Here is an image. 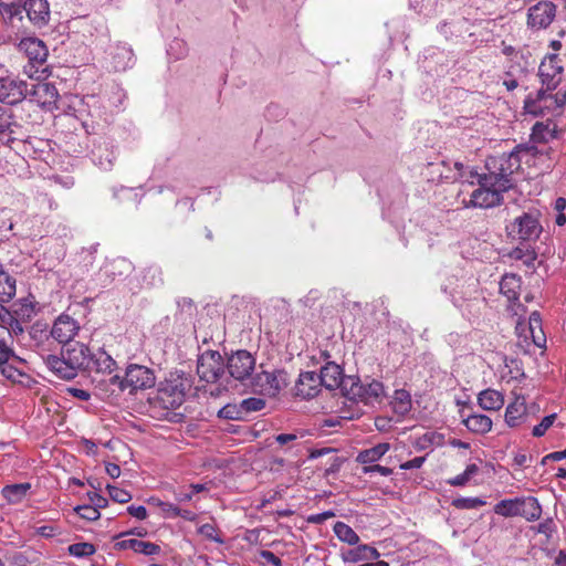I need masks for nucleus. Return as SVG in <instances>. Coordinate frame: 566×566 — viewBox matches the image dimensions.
I'll use <instances>...</instances> for the list:
<instances>
[{
  "mask_svg": "<svg viewBox=\"0 0 566 566\" xmlns=\"http://www.w3.org/2000/svg\"><path fill=\"white\" fill-rule=\"evenodd\" d=\"M391 407L398 416H406L412 407L411 395L405 389H397L394 392Z\"/></svg>",
  "mask_w": 566,
  "mask_h": 566,
  "instance_id": "nucleus-31",
  "label": "nucleus"
},
{
  "mask_svg": "<svg viewBox=\"0 0 566 566\" xmlns=\"http://www.w3.org/2000/svg\"><path fill=\"white\" fill-rule=\"evenodd\" d=\"M526 418V400L524 397H516L505 410V422L509 427L520 426Z\"/></svg>",
  "mask_w": 566,
  "mask_h": 566,
  "instance_id": "nucleus-27",
  "label": "nucleus"
},
{
  "mask_svg": "<svg viewBox=\"0 0 566 566\" xmlns=\"http://www.w3.org/2000/svg\"><path fill=\"white\" fill-rule=\"evenodd\" d=\"M30 489V483L6 485L2 489V496L10 503H19L20 501H22V499L25 497Z\"/></svg>",
  "mask_w": 566,
  "mask_h": 566,
  "instance_id": "nucleus-36",
  "label": "nucleus"
},
{
  "mask_svg": "<svg viewBox=\"0 0 566 566\" xmlns=\"http://www.w3.org/2000/svg\"><path fill=\"white\" fill-rule=\"evenodd\" d=\"M321 385L329 390L340 388L343 392V382L346 377H343L342 368L335 363H327L322 367L318 374Z\"/></svg>",
  "mask_w": 566,
  "mask_h": 566,
  "instance_id": "nucleus-24",
  "label": "nucleus"
},
{
  "mask_svg": "<svg viewBox=\"0 0 566 566\" xmlns=\"http://www.w3.org/2000/svg\"><path fill=\"white\" fill-rule=\"evenodd\" d=\"M25 322H22L19 318H15L13 316H9L8 327L4 325H0V337L3 338V335L7 333L11 338L18 337L24 333L23 324Z\"/></svg>",
  "mask_w": 566,
  "mask_h": 566,
  "instance_id": "nucleus-41",
  "label": "nucleus"
},
{
  "mask_svg": "<svg viewBox=\"0 0 566 566\" xmlns=\"http://www.w3.org/2000/svg\"><path fill=\"white\" fill-rule=\"evenodd\" d=\"M218 416L222 419H228V420L244 419L243 411L241 409V405H235V403H228V405L223 406L219 410Z\"/></svg>",
  "mask_w": 566,
  "mask_h": 566,
  "instance_id": "nucleus-42",
  "label": "nucleus"
},
{
  "mask_svg": "<svg viewBox=\"0 0 566 566\" xmlns=\"http://www.w3.org/2000/svg\"><path fill=\"white\" fill-rule=\"evenodd\" d=\"M547 88L538 90L534 95L530 94L524 101V109L534 116H545L559 112L566 104V91L555 94Z\"/></svg>",
  "mask_w": 566,
  "mask_h": 566,
  "instance_id": "nucleus-4",
  "label": "nucleus"
},
{
  "mask_svg": "<svg viewBox=\"0 0 566 566\" xmlns=\"http://www.w3.org/2000/svg\"><path fill=\"white\" fill-rule=\"evenodd\" d=\"M224 361L219 352L206 350L198 358L197 374L200 380L217 382L224 374Z\"/></svg>",
  "mask_w": 566,
  "mask_h": 566,
  "instance_id": "nucleus-9",
  "label": "nucleus"
},
{
  "mask_svg": "<svg viewBox=\"0 0 566 566\" xmlns=\"http://www.w3.org/2000/svg\"><path fill=\"white\" fill-rule=\"evenodd\" d=\"M521 290V277L515 274H505L500 282V292L507 301H517Z\"/></svg>",
  "mask_w": 566,
  "mask_h": 566,
  "instance_id": "nucleus-30",
  "label": "nucleus"
},
{
  "mask_svg": "<svg viewBox=\"0 0 566 566\" xmlns=\"http://www.w3.org/2000/svg\"><path fill=\"white\" fill-rule=\"evenodd\" d=\"M93 163L103 170H111L116 159V149L113 143L106 138H99L94 143L91 151Z\"/></svg>",
  "mask_w": 566,
  "mask_h": 566,
  "instance_id": "nucleus-18",
  "label": "nucleus"
},
{
  "mask_svg": "<svg viewBox=\"0 0 566 566\" xmlns=\"http://www.w3.org/2000/svg\"><path fill=\"white\" fill-rule=\"evenodd\" d=\"M87 496L90 500V504L93 507H96L97 511H99V509L106 507L108 504L107 499L96 492H90V493H87Z\"/></svg>",
  "mask_w": 566,
  "mask_h": 566,
  "instance_id": "nucleus-54",
  "label": "nucleus"
},
{
  "mask_svg": "<svg viewBox=\"0 0 566 566\" xmlns=\"http://www.w3.org/2000/svg\"><path fill=\"white\" fill-rule=\"evenodd\" d=\"M159 389H167V394L170 396H177V394H185V388L182 384H176L172 381H167L166 384H163Z\"/></svg>",
  "mask_w": 566,
  "mask_h": 566,
  "instance_id": "nucleus-57",
  "label": "nucleus"
},
{
  "mask_svg": "<svg viewBox=\"0 0 566 566\" xmlns=\"http://www.w3.org/2000/svg\"><path fill=\"white\" fill-rule=\"evenodd\" d=\"M390 449L389 443H379L373 448L360 451L356 461L361 464H371L381 459Z\"/></svg>",
  "mask_w": 566,
  "mask_h": 566,
  "instance_id": "nucleus-33",
  "label": "nucleus"
},
{
  "mask_svg": "<svg viewBox=\"0 0 566 566\" xmlns=\"http://www.w3.org/2000/svg\"><path fill=\"white\" fill-rule=\"evenodd\" d=\"M537 211L523 212L506 226V232L513 240L535 241L541 232L542 226Z\"/></svg>",
  "mask_w": 566,
  "mask_h": 566,
  "instance_id": "nucleus-6",
  "label": "nucleus"
},
{
  "mask_svg": "<svg viewBox=\"0 0 566 566\" xmlns=\"http://www.w3.org/2000/svg\"><path fill=\"white\" fill-rule=\"evenodd\" d=\"M261 558L273 566H282V560L271 551L263 549L260 552Z\"/></svg>",
  "mask_w": 566,
  "mask_h": 566,
  "instance_id": "nucleus-59",
  "label": "nucleus"
},
{
  "mask_svg": "<svg viewBox=\"0 0 566 566\" xmlns=\"http://www.w3.org/2000/svg\"><path fill=\"white\" fill-rule=\"evenodd\" d=\"M90 364L85 371L94 373L93 377H104L116 370L117 364L105 350L92 353Z\"/></svg>",
  "mask_w": 566,
  "mask_h": 566,
  "instance_id": "nucleus-22",
  "label": "nucleus"
},
{
  "mask_svg": "<svg viewBox=\"0 0 566 566\" xmlns=\"http://www.w3.org/2000/svg\"><path fill=\"white\" fill-rule=\"evenodd\" d=\"M469 481H470V479L465 475L464 472H462L461 474H458L453 479L449 480V484L452 486H463Z\"/></svg>",
  "mask_w": 566,
  "mask_h": 566,
  "instance_id": "nucleus-63",
  "label": "nucleus"
},
{
  "mask_svg": "<svg viewBox=\"0 0 566 566\" xmlns=\"http://www.w3.org/2000/svg\"><path fill=\"white\" fill-rule=\"evenodd\" d=\"M22 8L34 25L43 27L48 24L50 20V4L48 0H24Z\"/></svg>",
  "mask_w": 566,
  "mask_h": 566,
  "instance_id": "nucleus-23",
  "label": "nucleus"
},
{
  "mask_svg": "<svg viewBox=\"0 0 566 566\" xmlns=\"http://www.w3.org/2000/svg\"><path fill=\"white\" fill-rule=\"evenodd\" d=\"M240 405L245 418L250 412L262 410L265 407V401L261 398L250 397L243 399Z\"/></svg>",
  "mask_w": 566,
  "mask_h": 566,
  "instance_id": "nucleus-46",
  "label": "nucleus"
},
{
  "mask_svg": "<svg viewBox=\"0 0 566 566\" xmlns=\"http://www.w3.org/2000/svg\"><path fill=\"white\" fill-rule=\"evenodd\" d=\"M198 533L203 537L213 541L219 544H223V538L221 537L220 531L212 524H203L198 528Z\"/></svg>",
  "mask_w": 566,
  "mask_h": 566,
  "instance_id": "nucleus-49",
  "label": "nucleus"
},
{
  "mask_svg": "<svg viewBox=\"0 0 566 566\" xmlns=\"http://www.w3.org/2000/svg\"><path fill=\"white\" fill-rule=\"evenodd\" d=\"M452 505L460 510H473L485 505V501L480 497H458L452 501Z\"/></svg>",
  "mask_w": 566,
  "mask_h": 566,
  "instance_id": "nucleus-45",
  "label": "nucleus"
},
{
  "mask_svg": "<svg viewBox=\"0 0 566 566\" xmlns=\"http://www.w3.org/2000/svg\"><path fill=\"white\" fill-rule=\"evenodd\" d=\"M557 415L552 413L542 419V421L533 428L532 434L534 437H543L546 431L554 424Z\"/></svg>",
  "mask_w": 566,
  "mask_h": 566,
  "instance_id": "nucleus-51",
  "label": "nucleus"
},
{
  "mask_svg": "<svg viewBox=\"0 0 566 566\" xmlns=\"http://www.w3.org/2000/svg\"><path fill=\"white\" fill-rule=\"evenodd\" d=\"M385 394L384 385L378 380L363 382L358 377L346 376L343 382V395L353 401L370 405L378 401Z\"/></svg>",
  "mask_w": 566,
  "mask_h": 566,
  "instance_id": "nucleus-5",
  "label": "nucleus"
},
{
  "mask_svg": "<svg viewBox=\"0 0 566 566\" xmlns=\"http://www.w3.org/2000/svg\"><path fill=\"white\" fill-rule=\"evenodd\" d=\"M92 382L103 399L109 398L111 396H118L127 390L125 377L114 373L105 375L104 377H92Z\"/></svg>",
  "mask_w": 566,
  "mask_h": 566,
  "instance_id": "nucleus-17",
  "label": "nucleus"
},
{
  "mask_svg": "<svg viewBox=\"0 0 566 566\" xmlns=\"http://www.w3.org/2000/svg\"><path fill=\"white\" fill-rule=\"evenodd\" d=\"M111 63L115 71H125L134 64V52L126 43H117L111 51Z\"/></svg>",
  "mask_w": 566,
  "mask_h": 566,
  "instance_id": "nucleus-25",
  "label": "nucleus"
},
{
  "mask_svg": "<svg viewBox=\"0 0 566 566\" xmlns=\"http://www.w3.org/2000/svg\"><path fill=\"white\" fill-rule=\"evenodd\" d=\"M13 356V349L7 344L4 338L0 337V365H3Z\"/></svg>",
  "mask_w": 566,
  "mask_h": 566,
  "instance_id": "nucleus-55",
  "label": "nucleus"
},
{
  "mask_svg": "<svg viewBox=\"0 0 566 566\" xmlns=\"http://www.w3.org/2000/svg\"><path fill=\"white\" fill-rule=\"evenodd\" d=\"M171 510L176 516H181L187 521H193L196 518V514L192 511L181 510L177 506H172Z\"/></svg>",
  "mask_w": 566,
  "mask_h": 566,
  "instance_id": "nucleus-61",
  "label": "nucleus"
},
{
  "mask_svg": "<svg viewBox=\"0 0 566 566\" xmlns=\"http://www.w3.org/2000/svg\"><path fill=\"white\" fill-rule=\"evenodd\" d=\"M75 512L86 521H96L99 518L101 513L93 507L91 504L78 505L75 507Z\"/></svg>",
  "mask_w": 566,
  "mask_h": 566,
  "instance_id": "nucleus-52",
  "label": "nucleus"
},
{
  "mask_svg": "<svg viewBox=\"0 0 566 566\" xmlns=\"http://www.w3.org/2000/svg\"><path fill=\"white\" fill-rule=\"evenodd\" d=\"M15 295V279L0 271V302H9Z\"/></svg>",
  "mask_w": 566,
  "mask_h": 566,
  "instance_id": "nucleus-38",
  "label": "nucleus"
},
{
  "mask_svg": "<svg viewBox=\"0 0 566 566\" xmlns=\"http://www.w3.org/2000/svg\"><path fill=\"white\" fill-rule=\"evenodd\" d=\"M226 367L233 379L244 381L255 368V358L248 350H237L228 357Z\"/></svg>",
  "mask_w": 566,
  "mask_h": 566,
  "instance_id": "nucleus-13",
  "label": "nucleus"
},
{
  "mask_svg": "<svg viewBox=\"0 0 566 566\" xmlns=\"http://www.w3.org/2000/svg\"><path fill=\"white\" fill-rule=\"evenodd\" d=\"M530 332L533 339V343L537 347H544L546 343V337L542 328V318L538 312H533L528 318Z\"/></svg>",
  "mask_w": 566,
  "mask_h": 566,
  "instance_id": "nucleus-35",
  "label": "nucleus"
},
{
  "mask_svg": "<svg viewBox=\"0 0 566 566\" xmlns=\"http://www.w3.org/2000/svg\"><path fill=\"white\" fill-rule=\"evenodd\" d=\"M0 373L2 376H4L7 379H10L12 381H18L19 378L22 376V373L19 371L15 367L10 365L8 361L3 365H0Z\"/></svg>",
  "mask_w": 566,
  "mask_h": 566,
  "instance_id": "nucleus-53",
  "label": "nucleus"
},
{
  "mask_svg": "<svg viewBox=\"0 0 566 566\" xmlns=\"http://www.w3.org/2000/svg\"><path fill=\"white\" fill-rule=\"evenodd\" d=\"M556 7L553 2L541 1L528 10V24L533 28H546L555 18Z\"/></svg>",
  "mask_w": 566,
  "mask_h": 566,
  "instance_id": "nucleus-20",
  "label": "nucleus"
},
{
  "mask_svg": "<svg viewBox=\"0 0 566 566\" xmlns=\"http://www.w3.org/2000/svg\"><path fill=\"white\" fill-rule=\"evenodd\" d=\"M426 458L424 457H416L409 461H406L400 464L401 470H411V469H419L424 463Z\"/></svg>",
  "mask_w": 566,
  "mask_h": 566,
  "instance_id": "nucleus-58",
  "label": "nucleus"
},
{
  "mask_svg": "<svg viewBox=\"0 0 566 566\" xmlns=\"http://www.w3.org/2000/svg\"><path fill=\"white\" fill-rule=\"evenodd\" d=\"M528 151L527 147L518 145L510 153L488 157L485 161L486 172L481 174L483 185H496L501 190L511 189L513 187L512 176L521 167V155Z\"/></svg>",
  "mask_w": 566,
  "mask_h": 566,
  "instance_id": "nucleus-2",
  "label": "nucleus"
},
{
  "mask_svg": "<svg viewBox=\"0 0 566 566\" xmlns=\"http://www.w3.org/2000/svg\"><path fill=\"white\" fill-rule=\"evenodd\" d=\"M19 127L12 111L0 106V146L12 148L18 140L15 134Z\"/></svg>",
  "mask_w": 566,
  "mask_h": 566,
  "instance_id": "nucleus-19",
  "label": "nucleus"
},
{
  "mask_svg": "<svg viewBox=\"0 0 566 566\" xmlns=\"http://www.w3.org/2000/svg\"><path fill=\"white\" fill-rule=\"evenodd\" d=\"M35 314V305L32 301L28 298H22L12 304L11 312L8 313L9 316H13L15 318L21 319L22 322H30L31 318Z\"/></svg>",
  "mask_w": 566,
  "mask_h": 566,
  "instance_id": "nucleus-32",
  "label": "nucleus"
},
{
  "mask_svg": "<svg viewBox=\"0 0 566 566\" xmlns=\"http://www.w3.org/2000/svg\"><path fill=\"white\" fill-rule=\"evenodd\" d=\"M470 178H476L480 188L472 192L467 207L492 208L501 205L503 200L502 193L506 190L499 189L496 185H483V176L476 171L470 170Z\"/></svg>",
  "mask_w": 566,
  "mask_h": 566,
  "instance_id": "nucleus-8",
  "label": "nucleus"
},
{
  "mask_svg": "<svg viewBox=\"0 0 566 566\" xmlns=\"http://www.w3.org/2000/svg\"><path fill=\"white\" fill-rule=\"evenodd\" d=\"M105 470H106V473L112 478V479H117L119 475H120V468L118 464L116 463H107L105 465Z\"/></svg>",
  "mask_w": 566,
  "mask_h": 566,
  "instance_id": "nucleus-64",
  "label": "nucleus"
},
{
  "mask_svg": "<svg viewBox=\"0 0 566 566\" xmlns=\"http://www.w3.org/2000/svg\"><path fill=\"white\" fill-rule=\"evenodd\" d=\"M127 512L129 515L138 518V520H145L147 517V510L143 505H130L127 507Z\"/></svg>",
  "mask_w": 566,
  "mask_h": 566,
  "instance_id": "nucleus-60",
  "label": "nucleus"
},
{
  "mask_svg": "<svg viewBox=\"0 0 566 566\" xmlns=\"http://www.w3.org/2000/svg\"><path fill=\"white\" fill-rule=\"evenodd\" d=\"M107 491H108L109 497L117 503L124 504L132 500V494L128 491H126L124 489H119L115 485L108 484Z\"/></svg>",
  "mask_w": 566,
  "mask_h": 566,
  "instance_id": "nucleus-50",
  "label": "nucleus"
},
{
  "mask_svg": "<svg viewBox=\"0 0 566 566\" xmlns=\"http://www.w3.org/2000/svg\"><path fill=\"white\" fill-rule=\"evenodd\" d=\"M69 552L75 557H86L95 553V547L91 543H75L70 545Z\"/></svg>",
  "mask_w": 566,
  "mask_h": 566,
  "instance_id": "nucleus-48",
  "label": "nucleus"
},
{
  "mask_svg": "<svg viewBox=\"0 0 566 566\" xmlns=\"http://www.w3.org/2000/svg\"><path fill=\"white\" fill-rule=\"evenodd\" d=\"M29 84L8 73L0 77V103L17 105L29 96Z\"/></svg>",
  "mask_w": 566,
  "mask_h": 566,
  "instance_id": "nucleus-11",
  "label": "nucleus"
},
{
  "mask_svg": "<svg viewBox=\"0 0 566 566\" xmlns=\"http://www.w3.org/2000/svg\"><path fill=\"white\" fill-rule=\"evenodd\" d=\"M533 137L538 142H547L557 137V126L553 122L536 123L533 127Z\"/></svg>",
  "mask_w": 566,
  "mask_h": 566,
  "instance_id": "nucleus-39",
  "label": "nucleus"
},
{
  "mask_svg": "<svg viewBox=\"0 0 566 566\" xmlns=\"http://www.w3.org/2000/svg\"><path fill=\"white\" fill-rule=\"evenodd\" d=\"M306 431L300 430L292 433H280L274 437V440L281 447L289 446L290 448L295 446V442L306 437Z\"/></svg>",
  "mask_w": 566,
  "mask_h": 566,
  "instance_id": "nucleus-44",
  "label": "nucleus"
},
{
  "mask_svg": "<svg viewBox=\"0 0 566 566\" xmlns=\"http://www.w3.org/2000/svg\"><path fill=\"white\" fill-rule=\"evenodd\" d=\"M379 553L375 547L368 545H359L353 549H349L344 557L346 562L357 563L366 559H377Z\"/></svg>",
  "mask_w": 566,
  "mask_h": 566,
  "instance_id": "nucleus-34",
  "label": "nucleus"
},
{
  "mask_svg": "<svg viewBox=\"0 0 566 566\" xmlns=\"http://www.w3.org/2000/svg\"><path fill=\"white\" fill-rule=\"evenodd\" d=\"M493 510L495 514L503 517L518 516L527 522L538 521L543 513L538 499L532 495L501 500Z\"/></svg>",
  "mask_w": 566,
  "mask_h": 566,
  "instance_id": "nucleus-3",
  "label": "nucleus"
},
{
  "mask_svg": "<svg viewBox=\"0 0 566 566\" xmlns=\"http://www.w3.org/2000/svg\"><path fill=\"white\" fill-rule=\"evenodd\" d=\"M185 401V394H177V396H170L167 394V389H158L156 397V403L161 406L166 410H174L179 408Z\"/></svg>",
  "mask_w": 566,
  "mask_h": 566,
  "instance_id": "nucleus-37",
  "label": "nucleus"
},
{
  "mask_svg": "<svg viewBox=\"0 0 566 566\" xmlns=\"http://www.w3.org/2000/svg\"><path fill=\"white\" fill-rule=\"evenodd\" d=\"M363 472L365 474L377 472V473H379L382 476H388V475H390L392 473V470L390 468L382 467V465H379V464H371L369 467H365L363 469Z\"/></svg>",
  "mask_w": 566,
  "mask_h": 566,
  "instance_id": "nucleus-56",
  "label": "nucleus"
},
{
  "mask_svg": "<svg viewBox=\"0 0 566 566\" xmlns=\"http://www.w3.org/2000/svg\"><path fill=\"white\" fill-rule=\"evenodd\" d=\"M31 102L36 103L45 109H53L56 106L59 92L54 84L49 82H40L32 84L29 96Z\"/></svg>",
  "mask_w": 566,
  "mask_h": 566,
  "instance_id": "nucleus-14",
  "label": "nucleus"
},
{
  "mask_svg": "<svg viewBox=\"0 0 566 566\" xmlns=\"http://www.w3.org/2000/svg\"><path fill=\"white\" fill-rule=\"evenodd\" d=\"M38 354L46 368L59 379H74L78 371L86 370L92 355L91 349L83 343L74 342L65 345L61 354H50L39 346Z\"/></svg>",
  "mask_w": 566,
  "mask_h": 566,
  "instance_id": "nucleus-1",
  "label": "nucleus"
},
{
  "mask_svg": "<svg viewBox=\"0 0 566 566\" xmlns=\"http://www.w3.org/2000/svg\"><path fill=\"white\" fill-rule=\"evenodd\" d=\"M114 547L118 551L132 549L135 553H139L146 556L157 555L161 551L160 546L155 543L144 542L135 538L116 542Z\"/></svg>",
  "mask_w": 566,
  "mask_h": 566,
  "instance_id": "nucleus-26",
  "label": "nucleus"
},
{
  "mask_svg": "<svg viewBox=\"0 0 566 566\" xmlns=\"http://www.w3.org/2000/svg\"><path fill=\"white\" fill-rule=\"evenodd\" d=\"M478 403L484 410L496 411L503 407L504 397L500 391L489 388L478 395Z\"/></svg>",
  "mask_w": 566,
  "mask_h": 566,
  "instance_id": "nucleus-29",
  "label": "nucleus"
},
{
  "mask_svg": "<svg viewBox=\"0 0 566 566\" xmlns=\"http://www.w3.org/2000/svg\"><path fill=\"white\" fill-rule=\"evenodd\" d=\"M125 385L130 395L138 390L153 388L156 384V376L153 369L137 364H130L125 370Z\"/></svg>",
  "mask_w": 566,
  "mask_h": 566,
  "instance_id": "nucleus-10",
  "label": "nucleus"
},
{
  "mask_svg": "<svg viewBox=\"0 0 566 566\" xmlns=\"http://www.w3.org/2000/svg\"><path fill=\"white\" fill-rule=\"evenodd\" d=\"M334 533L339 541L349 545H356L359 542V536L357 533L343 522H336L334 525Z\"/></svg>",
  "mask_w": 566,
  "mask_h": 566,
  "instance_id": "nucleus-40",
  "label": "nucleus"
},
{
  "mask_svg": "<svg viewBox=\"0 0 566 566\" xmlns=\"http://www.w3.org/2000/svg\"><path fill=\"white\" fill-rule=\"evenodd\" d=\"M510 255L514 260L523 261V263L527 266L533 265L534 261L536 260V253L534 250L528 248H515L512 250Z\"/></svg>",
  "mask_w": 566,
  "mask_h": 566,
  "instance_id": "nucleus-43",
  "label": "nucleus"
},
{
  "mask_svg": "<svg viewBox=\"0 0 566 566\" xmlns=\"http://www.w3.org/2000/svg\"><path fill=\"white\" fill-rule=\"evenodd\" d=\"M563 75L564 64L558 54L547 55L538 67L542 86L547 91H554L559 85Z\"/></svg>",
  "mask_w": 566,
  "mask_h": 566,
  "instance_id": "nucleus-12",
  "label": "nucleus"
},
{
  "mask_svg": "<svg viewBox=\"0 0 566 566\" xmlns=\"http://www.w3.org/2000/svg\"><path fill=\"white\" fill-rule=\"evenodd\" d=\"M80 329L78 323L67 314H61L53 323L50 335L62 345L71 344Z\"/></svg>",
  "mask_w": 566,
  "mask_h": 566,
  "instance_id": "nucleus-15",
  "label": "nucleus"
},
{
  "mask_svg": "<svg viewBox=\"0 0 566 566\" xmlns=\"http://www.w3.org/2000/svg\"><path fill=\"white\" fill-rule=\"evenodd\" d=\"M532 530L537 534H543L549 541L554 533L556 532V524L553 517H547L538 523L536 526L532 527Z\"/></svg>",
  "mask_w": 566,
  "mask_h": 566,
  "instance_id": "nucleus-47",
  "label": "nucleus"
},
{
  "mask_svg": "<svg viewBox=\"0 0 566 566\" xmlns=\"http://www.w3.org/2000/svg\"><path fill=\"white\" fill-rule=\"evenodd\" d=\"M289 374L283 369L263 370L251 378V387L254 392L275 397L289 385Z\"/></svg>",
  "mask_w": 566,
  "mask_h": 566,
  "instance_id": "nucleus-7",
  "label": "nucleus"
},
{
  "mask_svg": "<svg viewBox=\"0 0 566 566\" xmlns=\"http://www.w3.org/2000/svg\"><path fill=\"white\" fill-rule=\"evenodd\" d=\"M462 423L467 429L476 434H485L492 430V420L489 416L482 413H473L464 417L461 412Z\"/></svg>",
  "mask_w": 566,
  "mask_h": 566,
  "instance_id": "nucleus-28",
  "label": "nucleus"
},
{
  "mask_svg": "<svg viewBox=\"0 0 566 566\" xmlns=\"http://www.w3.org/2000/svg\"><path fill=\"white\" fill-rule=\"evenodd\" d=\"M19 50L27 55L30 66L36 67L35 73L39 72L40 66L44 65L49 53L43 41L36 38L22 39L19 43Z\"/></svg>",
  "mask_w": 566,
  "mask_h": 566,
  "instance_id": "nucleus-16",
  "label": "nucleus"
},
{
  "mask_svg": "<svg viewBox=\"0 0 566 566\" xmlns=\"http://www.w3.org/2000/svg\"><path fill=\"white\" fill-rule=\"evenodd\" d=\"M69 392L74 397L82 401H87L91 398V394L84 389L80 388H71L69 389Z\"/></svg>",
  "mask_w": 566,
  "mask_h": 566,
  "instance_id": "nucleus-62",
  "label": "nucleus"
},
{
  "mask_svg": "<svg viewBox=\"0 0 566 566\" xmlns=\"http://www.w3.org/2000/svg\"><path fill=\"white\" fill-rule=\"evenodd\" d=\"M321 381L318 374L315 371H304L295 384V395L303 399H311L321 391Z\"/></svg>",
  "mask_w": 566,
  "mask_h": 566,
  "instance_id": "nucleus-21",
  "label": "nucleus"
}]
</instances>
